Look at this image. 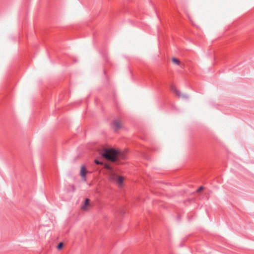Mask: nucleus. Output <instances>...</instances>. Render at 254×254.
I'll list each match as a JSON object with an SVG mask.
<instances>
[{
  "label": "nucleus",
  "instance_id": "1",
  "mask_svg": "<svg viewBox=\"0 0 254 254\" xmlns=\"http://www.w3.org/2000/svg\"><path fill=\"white\" fill-rule=\"evenodd\" d=\"M101 156L108 161L116 163L120 159H125V154L119 150L114 148H104L100 152Z\"/></svg>",
  "mask_w": 254,
  "mask_h": 254
},
{
  "label": "nucleus",
  "instance_id": "2",
  "mask_svg": "<svg viewBox=\"0 0 254 254\" xmlns=\"http://www.w3.org/2000/svg\"><path fill=\"white\" fill-rule=\"evenodd\" d=\"M171 89L174 93L176 94L178 97H182L184 99H188L189 98L188 95L186 94H181V92L177 89V88L173 85L171 87Z\"/></svg>",
  "mask_w": 254,
  "mask_h": 254
},
{
  "label": "nucleus",
  "instance_id": "3",
  "mask_svg": "<svg viewBox=\"0 0 254 254\" xmlns=\"http://www.w3.org/2000/svg\"><path fill=\"white\" fill-rule=\"evenodd\" d=\"M111 126L115 131L118 130L121 127L120 123L117 120H115L112 123Z\"/></svg>",
  "mask_w": 254,
  "mask_h": 254
},
{
  "label": "nucleus",
  "instance_id": "4",
  "mask_svg": "<svg viewBox=\"0 0 254 254\" xmlns=\"http://www.w3.org/2000/svg\"><path fill=\"white\" fill-rule=\"evenodd\" d=\"M87 173V170L86 167L84 165L82 166L81 167L80 175H81L82 178L85 179Z\"/></svg>",
  "mask_w": 254,
  "mask_h": 254
},
{
  "label": "nucleus",
  "instance_id": "5",
  "mask_svg": "<svg viewBox=\"0 0 254 254\" xmlns=\"http://www.w3.org/2000/svg\"><path fill=\"white\" fill-rule=\"evenodd\" d=\"M90 199L86 198L84 200V204L81 206V209L83 210H87V206L90 205Z\"/></svg>",
  "mask_w": 254,
  "mask_h": 254
},
{
  "label": "nucleus",
  "instance_id": "6",
  "mask_svg": "<svg viewBox=\"0 0 254 254\" xmlns=\"http://www.w3.org/2000/svg\"><path fill=\"white\" fill-rule=\"evenodd\" d=\"M102 166L105 169H106L108 170L112 171V167L110 165H109L108 163H105L103 162V164H102Z\"/></svg>",
  "mask_w": 254,
  "mask_h": 254
},
{
  "label": "nucleus",
  "instance_id": "7",
  "mask_svg": "<svg viewBox=\"0 0 254 254\" xmlns=\"http://www.w3.org/2000/svg\"><path fill=\"white\" fill-rule=\"evenodd\" d=\"M124 182V178L121 176H117V182L119 185H122Z\"/></svg>",
  "mask_w": 254,
  "mask_h": 254
},
{
  "label": "nucleus",
  "instance_id": "8",
  "mask_svg": "<svg viewBox=\"0 0 254 254\" xmlns=\"http://www.w3.org/2000/svg\"><path fill=\"white\" fill-rule=\"evenodd\" d=\"M172 62H173L174 63H175V64H177V65H179V64H180V61H179L178 59H177V58H173L172 59Z\"/></svg>",
  "mask_w": 254,
  "mask_h": 254
},
{
  "label": "nucleus",
  "instance_id": "9",
  "mask_svg": "<svg viewBox=\"0 0 254 254\" xmlns=\"http://www.w3.org/2000/svg\"><path fill=\"white\" fill-rule=\"evenodd\" d=\"M63 246H64V243L63 242H60L57 246V249L58 250H61L63 248Z\"/></svg>",
  "mask_w": 254,
  "mask_h": 254
},
{
  "label": "nucleus",
  "instance_id": "10",
  "mask_svg": "<svg viewBox=\"0 0 254 254\" xmlns=\"http://www.w3.org/2000/svg\"><path fill=\"white\" fill-rule=\"evenodd\" d=\"M94 162H95L96 164H97V165H102V164H103V162H102V161H99V160H97V159H95V160H94Z\"/></svg>",
  "mask_w": 254,
  "mask_h": 254
},
{
  "label": "nucleus",
  "instance_id": "11",
  "mask_svg": "<svg viewBox=\"0 0 254 254\" xmlns=\"http://www.w3.org/2000/svg\"><path fill=\"white\" fill-rule=\"evenodd\" d=\"M204 189V187L203 186L200 187L197 190V192H199Z\"/></svg>",
  "mask_w": 254,
  "mask_h": 254
}]
</instances>
